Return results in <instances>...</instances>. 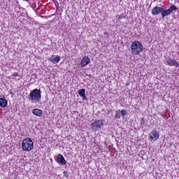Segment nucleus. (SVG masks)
<instances>
[{"instance_id": "17", "label": "nucleus", "mask_w": 179, "mask_h": 179, "mask_svg": "<svg viewBox=\"0 0 179 179\" xmlns=\"http://www.w3.org/2000/svg\"><path fill=\"white\" fill-rule=\"evenodd\" d=\"M115 117V118H117L118 120H120V118H121V113H118V112L116 111V114Z\"/></svg>"}, {"instance_id": "6", "label": "nucleus", "mask_w": 179, "mask_h": 179, "mask_svg": "<svg viewBox=\"0 0 179 179\" xmlns=\"http://www.w3.org/2000/svg\"><path fill=\"white\" fill-rule=\"evenodd\" d=\"M160 135L157 133V131L152 130L148 135V139H150V142L157 141L159 139Z\"/></svg>"}, {"instance_id": "19", "label": "nucleus", "mask_w": 179, "mask_h": 179, "mask_svg": "<svg viewBox=\"0 0 179 179\" xmlns=\"http://www.w3.org/2000/svg\"><path fill=\"white\" fill-rule=\"evenodd\" d=\"M104 34H105V35H106V34H107V32H106V31H105V32H104Z\"/></svg>"}, {"instance_id": "13", "label": "nucleus", "mask_w": 179, "mask_h": 179, "mask_svg": "<svg viewBox=\"0 0 179 179\" xmlns=\"http://www.w3.org/2000/svg\"><path fill=\"white\" fill-rule=\"evenodd\" d=\"M78 94L83 98V100H86V90L80 89L78 90Z\"/></svg>"}, {"instance_id": "10", "label": "nucleus", "mask_w": 179, "mask_h": 179, "mask_svg": "<svg viewBox=\"0 0 179 179\" xmlns=\"http://www.w3.org/2000/svg\"><path fill=\"white\" fill-rule=\"evenodd\" d=\"M49 61H50V62L52 64H58V62L61 61V57L58 55H52L50 57Z\"/></svg>"}, {"instance_id": "3", "label": "nucleus", "mask_w": 179, "mask_h": 179, "mask_svg": "<svg viewBox=\"0 0 179 179\" xmlns=\"http://www.w3.org/2000/svg\"><path fill=\"white\" fill-rule=\"evenodd\" d=\"M131 49L134 55H139L142 52V50H143V45L141 42L135 41L131 43Z\"/></svg>"}, {"instance_id": "16", "label": "nucleus", "mask_w": 179, "mask_h": 179, "mask_svg": "<svg viewBox=\"0 0 179 179\" xmlns=\"http://www.w3.org/2000/svg\"><path fill=\"white\" fill-rule=\"evenodd\" d=\"M11 76H12L13 78H16V77H17V76H20V75H19V73L15 72V73H13L11 75Z\"/></svg>"}, {"instance_id": "18", "label": "nucleus", "mask_w": 179, "mask_h": 179, "mask_svg": "<svg viewBox=\"0 0 179 179\" xmlns=\"http://www.w3.org/2000/svg\"><path fill=\"white\" fill-rule=\"evenodd\" d=\"M116 17H117V19H122V17H124V15H117Z\"/></svg>"}, {"instance_id": "1", "label": "nucleus", "mask_w": 179, "mask_h": 179, "mask_svg": "<svg viewBox=\"0 0 179 179\" xmlns=\"http://www.w3.org/2000/svg\"><path fill=\"white\" fill-rule=\"evenodd\" d=\"M29 100L31 103H39L41 101V91L38 89H34L31 91L29 95Z\"/></svg>"}, {"instance_id": "9", "label": "nucleus", "mask_w": 179, "mask_h": 179, "mask_svg": "<svg viewBox=\"0 0 179 179\" xmlns=\"http://www.w3.org/2000/svg\"><path fill=\"white\" fill-rule=\"evenodd\" d=\"M162 10H163V7L155 6L152 10V15H153V16L160 15Z\"/></svg>"}, {"instance_id": "15", "label": "nucleus", "mask_w": 179, "mask_h": 179, "mask_svg": "<svg viewBox=\"0 0 179 179\" xmlns=\"http://www.w3.org/2000/svg\"><path fill=\"white\" fill-rule=\"evenodd\" d=\"M127 114H128V112L124 109H122L120 111V115H122V118H125V116L127 115Z\"/></svg>"}, {"instance_id": "2", "label": "nucleus", "mask_w": 179, "mask_h": 179, "mask_svg": "<svg viewBox=\"0 0 179 179\" xmlns=\"http://www.w3.org/2000/svg\"><path fill=\"white\" fill-rule=\"evenodd\" d=\"M33 140L30 138H26L22 141V149L23 152H31L34 148Z\"/></svg>"}, {"instance_id": "8", "label": "nucleus", "mask_w": 179, "mask_h": 179, "mask_svg": "<svg viewBox=\"0 0 179 179\" xmlns=\"http://www.w3.org/2000/svg\"><path fill=\"white\" fill-rule=\"evenodd\" d=\"M90 64V58L88 56H85L83 57L80 62V66L82 68H85V66H87Z\"/></svg>"}, {"instance_id": "20", "label": "nucleus", "mask_w": 179, "mask_h": 179, "mask_svg": "<svg viewBox=\"0 0 179 179\" xmlns=\"http://www.w3.org/2000/svg\"><path fill=\"white\" fill-rule=\"evenodd\" d=\"M87 76H91V75H87Z\"/></svg>"}, {"instance_id": "4", "label": "nucleus", "mask_w": 179, "mask_h": 179, "mask_svg": "<svg viewBox=\"0 0 179 179\" xmlns=\"http://www.w3.org/2000/svg\"><path fill=\"white\" fill-rule=\"evenodd\" d=\"M103 126L104 122H103L102 120H94L91 123V128L93 131H95V132H97V131H100V129H101V127Z\"/></svg>"}, {"instance_id": "5", "label": "nucleus", "mask_w": 179, "mask_h": 179, "mask_svg": "<svg viewBox=\"0 0 179 179\" xmlns=\"http://www.w3.org/2000/svg\"><path fill=\"white\" fill-rule=\"evenodd\" d=\"M173 10H177V7L174 5H171L169 9L166 10V6H162V10L161 11V15L162 17H166V16H169V15H171Z\"/></svg>"}, {"instance_id": "11", "label": "nucleus", "mask_w": 179, "mask_h": 179, "mask_svg": "<svg viewBox=\"0 0 179 179\" xmlns=\"http://www.w3.org/2000/svg\"><path fill=\"white\" fill-rule=\"evenodd\" d=\"M32 113L36 117H43V111L41 109L35 108L32 110Z\"/></svg>"}, {"instance_id": "14", "label": "nucleus", "mask_w": 179, "mask_h": 179, "mask_svg": "<svg viewBox=\"0 0 179 179\" xmlns=\"http://www.w3.org/2000/svg\"><path fill=\"white\" fill-rule=\"evenodd\" d=\"M8 106V101L5 98H0V107L5 108Z\"/></svg>"}, {"instance_id": "7", "label": "nucleus", "mask_w": 179, "mask_h": 179, "mask_svg": "<svg viewBox=\"0 0 179 179\" xmlns=\"http://www.w3.org/2000/svg\"><path fill=\"white\" fill-rule=\"evenodd\" d=\"M166 65H169V66H176V68H178L179 64L176 59L171 58L166 59Z\"/></svg>"}, {"instance_id": "12", "label": "nucleus", "mask_w": 179, "mask_h": 179, "mask_svg": "<svg viewBox=\"0 0 179 179\" xmlns=\"http://www.w3.org/2000/svg\"><path fill=\"white\" fill-rule=\"evenodd\" d=\"M57 162L61 164H66V160H65V158L61 154L57 155Z\"/></svg>"}]
</instances>
